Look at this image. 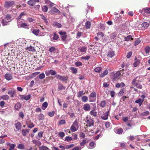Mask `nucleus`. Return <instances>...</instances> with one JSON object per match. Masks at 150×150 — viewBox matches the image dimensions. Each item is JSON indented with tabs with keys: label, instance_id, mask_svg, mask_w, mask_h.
Returning <instances> with one entry per match:
<instances>
[{
	"label": "nucleus",
	"instance_id": "nucleus-1",
	"mask_svg": "<svg viewBox=\"0 0 150 150\" xmlns=\"http://www.w3.org/2000/svg\"><path fill=\"white\" fill-rule=\"evenodd\" d=\"M79 126L77 120H76L73 122L70 127V129L71 132H75L78 129Z\"/></svg>",
	"mask_w": 150,
	"mask_h": 150
},
{
	"label": "nucleus",
	"instance_id": "nucleus-2",
	"mask_svg": "<svg viewBox=\"0 0 150 150\" xmlns=\"http://www.w3.org/2000/svg\"><path fill=\"white\" fill-rule=\"evenodd\" d=\"M15 4V2L14 1H6L5 2L4 6L6 8L8 9L10 7H12Z\"/></svg>",
	"mask_w": 150,
	"mask_h": 150
},
{
	"label": "nucleus",
	"instance_id": "nucleus-3",
	"mask_svg": "<svg viewBox=\"0 0 150 150\" xmlns=\"http://www.w3.org/2000/svg\"><path fill=\"white\" fill-rule=\"evenodd\" d=\"M141 13L144 16H149L150 15V8L146 7L143 8L142 10Z\"/></svg>",
	"mask_w": 150,
	"mask_h": 150
},
{
	"label": "nucleus",
	"instance_id": "nucleus-4",
	"mask_svg": "<svg viewBox=\"0 0 150 150\" xmlns=\"http://www.w3.org/2000/svg\"><path fill=\"white\" fill-rule=\"evenodd\" d=\"M96 93L95 92H93L89 96V101L90 102H94L96 100Z\"/></svg>",
	"mask_w": 150,
	"mask_h": 150
},
{
	"label": "nucleus",
	"instance_id": "nucleus-5",
	"mask_svg": "<svg viewBox=\"0 0 150 150\" xmlns=\"http://www.w3.org/2000/svg\"><path fill=\"white\" fill-rule=\"evenodd\" d=\"M138 78H139V77L138 76L133 79L132 82V83L133 85H134V86L137 87V88L141 89L142 88V86L140 84H139L138 83L136 82L137 81H139L137 80V79Z\"/></svg>",
	"mask_w": 150,
	"mask_h": 150
},
{
	"label": "nucleus",
	"instance_id": "nucleus-6",
	"mask_svg": "<svg viewBox=\"0 0 150 150\" xmlns=\"http://www.w3.org/2000/svg\"><path fill=\"white\" fill-rule=\"evenodd\" d=\"M45 74L47 76H48L50 75H51L52 76H54L57 74V72L54 70L50 69L45 71Z\"/></svg>",
	"mask_w": 150,
	"mask_h": 150
},
{
	"label": "nucleus",
	"instance_id": "nucleus-7",
	"mask_svg": "<svg viewBox=\"0 0 150 150\" xmlns=\"http://www.w3.org/2000/svg\"><path fill=\"white\" fill-rule=\"evenodd\" d=\"M86 123H87L86 126L90 127L93 125L94 122L93 119L90 118L88 119H87L86 118Z\"/></svg>",
	"mask_w": 150,
	"mask_h": 150
},
{
	"label": "nucleus",
	"instance_id": "nucleus-8",
	"mask_svg": "<svg viewBox=\"0 0 150 150\" xmlns=\"http://www.w3.org/2000/svg\"><path fill=\"white\" fill-rule=\"evenodd\" d=\"M83 109L86 112H88L91 109L90 105L88 103H86L83 105Z\"/></svg>",
	"mask_w": 150,
	"mask_h": 150
},
{
	"label": "nucleus",
	"instance_id": "nucleus-9",
	"mask_svg": "<svg viewBox=\"0 0 150 150\" xmlns=\"http://www.w3.org/2000/svg\"><path fill=\"white\" fill-rule=\"evenodd\" d=\"M39 0H30L27 2V4L31 6H33L36 2H39Z\"/></svg>",
	"mask_w": 150,
	"mask_h": 150
},
{
	"label": "nucleus",
	"instance_id": "nucleus-10",
	"mask_svg": "<svg viewBox=\"0 0 150 150\" xmlns=\"http://www.w3.org/2000/svg\"><path fill=\"white\" fill-rule=\"evenodd\" d=\"M87 49V47L86 46L80 47L78 49L80 52L83 53V54L85 53L86 52Z\"/></svg>",
	"mask_w": 150,
	"mask_h": 150
},
{
	"label": "nucleus",
	"instance_id": "nucleus-11",
	"mask_svg": "<svg viewBox=\"0 0 150 150\" xmlns=\"http://www.w3.org/2000/svg\"><path fill=\"white\" fill-rule=\"evenodd\" d=\"M26 124L28 126V127L29 128H31L34 126V124L31 122L30 120H28L26 122Z\"/></svg>",
	"mask_w": 150,
	"mask_h": 150
},
{
	"label": "nucleus",
	"instance_id": "nucleus-12",
	"mask_svg": "<svg viewBox=\"0 0 150 150\" xmlns=\"http://www.w3.org/2000/svg\"><path fill=\"white\" fill-rule=\"evenodd\" d=\"M109 110L108 112H105V113L102 115L101 116V118L103 120H106L108 119V115H109Z\"/></svg>",
	"mask_w": 150,
	"mask_h": 150
},
{
	"label": "nucleus",
	"instance_id": "nucleus-13",
	"mask_svg": "<svg viewBox=\"0 0 150 150\" xmlns=\"http://www.w3.org/2000/svg\"><path fill=\"white\" fill-rule=\"evenodd\" d=\"M8 93L9 95H10L11 97V98L13 97L16 94L15 91L13 89L8 90Z\"/></svg>",
	"mask_w": 150,
	"mask_h": 150
},
{
	"label": "nucleus",
	"instance_id": "nucleus-14",
	"mask_svg": "<svg viewBox=\"0 0 150 150\" xmlns=\"http://www.w3.org/2000/svg\"><path fill=\"white\" fill-rule=\"evenodd\" d=\"M120 73L118 71L117 72L113 75V79L114 80H115L117 79L119 76H121L120 75Z\"/></svg>",
	"mask_w": 150,
	"mask_h": 150
},
{
	"label": "nucleus",
	"instance_id": "nucleus-15",
	"mask_svg": "<svg viewBox=\"0 0 150 150\" xmlns=\"http://www.w3.org/2000/svg\"><path fill=\"white\" fill-rule=\"evenodd\" d=\"M115 55V52L113 51H110L107 54V56L109 58H112Z\"/></svg>",
	"mask_w": 150,
	"mask_h": 150
},
{
	"label": "nucleus",
	"instance_id": "nucleus-16",
	"mask_svg": "<svg viewBox=\"0 0 150 150\" xmlns=\"http://www.w3.org/2000/svg\"><path fill=\"white\" fill-rule=\"evenodd\" d=\"M5 78L7 80H10L13 79V77L11 74H6L4 76Z\"/></svg>",
	"mask_w": 150,
	"mask_h": 150
},
{
	"label": "nucleus",
	"instance_id": "nucleus-17",
	"mask_svg": "<svg viewBox=\"0 0 150 150\" xmlns=\"http://www.w3.org/2000/svg\"><path fill=\"white\" fill-rule=\"evenodd\" d=\"M149 23L147 22H145L143 23L142 24L141 26L143 29H145L149 26Z\"/></svg>",
	"mask_w": 150,
	"mask_h": 150
},
{
	"label": "nucleus",
	"instance_id": "nucleus-18",
	"mask_svg": "<svg viewBox=\"0 0 150 150\" xmlns=\"http://www.w3.org/2000/svg\"><path fill=\"white\" fill-rule=\"evenodd\" d=\"M32 142L33 144H35L38 146H39L41 144V142L38 140H33Z\"/></svg>",
	"mask_w": 150,
	"mask_h": 150
},
{
	"label": "nucleus",
	"instance_id": "nucleus-19",
	"mask_svg": "<svg viewBox=\"0 0 150 150\" xmlns=\"http://www.w3.org/2000/svg\"><path fill=\"white\" fill-rule=\"evenodd\" d=\"M15 127L18 130H20L21 128V124L19 122H18L15 124Z\"/></svg>",
	"mask_w": 150,
	"mask_h": 150
},
{
	"label": "nucleus",
	"instance_id": "nucleus-20",
	"mask_svg": "<svg viewBox=\"0 0 150 150\" xmlns=\"http://www.w3.org/2000/svg\"><path fill=\"white\" fill-rule=\"evenodd\" d=\"M135 62L133 63V65L134 67H137L140 63V61L138 59H137V57H135Z\"/></svg>",
	"mask_w": 150,
	"mask_h": 150
},
{
	"label": "nucleus",
	"instance_id": "nucleus-21",
	"mask_svg": "<svg viewBox=\"0 0 150 150\" xmlns=\"http://www.w3.org/2000/svg\"><path fill=\"white\" fill-rule=\"evenodd\" d=\"M108 74V71L107 69L105 70L100 75V77L101 78H103Z\"/></svg>",
	"mask_w": 150,
	"mask_h": 150
},
{
	"label": "nucleus",
	"instance_id": "nucleus-22",
	"mask_svg": "<svg viewBox=\"0 0 150 150\" xmlns=\"http://www.w3.org/2000/svg\"><path fill=\"white\" fill-rule=\"evenodd\" d=\"M90 114L91 115L96 117L97 115V112L95 111L94 109H93L90 112Z\"/></svg>",
	"mask_w": 150,
	"mask_h": 150
},
{
	"label": "nucleus",
	"instance_id": "nucleus-23",
	"mask_svg": "<svg viewBox=\"0 0 150 150\" xmlns=\"http://www.w3.org/2000/svg\"><path fill=\"white\" fill-rule=\"evenodd\" d=\"M21 107V105L19 103H17L15 105V108L16 110H18Z\"/></svg>",
	"mask_w": 150,
	"mask_h": 150
},
{
	"label": "nucleus",
	"instance_id": "nucleus-24",
	"mask_svg": "<svg viewBox=\"0 0 150 150\" xmlns=\"http://www.w3.org/2000/svg\"><path fill=\"white\" fill-rule=\"evenodd\" d=\"M29 130L27 129H23L22 130V132L23 135L24 136H26L27 133H28L29 132Z\"/></svg>",
	"mask_w": 150,
	"mask_h": 150
},
{
	"label": "nucleus",
	"instance_id": "nucleus-25",
	"mask_svg": "<svg viewBox=\"0 0 150 150\" xmlns=\"http://www.w3.org/2000/svg\"><path fill=\"white\" fill-rule=\"evenodd\" d=\"M85 94V93H84L83 91H79L77 93V97L79 98H80Z\"/></svg>",
	"mask_w": 150,
	"mask_h": 150
},
{
	"label": "nucleus",
	"instance_id": "nucleus-26",
	"mask_svg": "<svg viewBox=\"0 0 150 150\" xmlns=\"http://www.w3.org/2000/svg\"><path fill=\"white\" fill-rule=\"evenodd\" d=\"M31 97V95H28L27 96H23L22 97V99L25 100H29Z\"/></svg>",
	"mask_w": 150,
	"mask_h": 150
},
{
	"label": "nucleus",
	"instance_id": "nucleus-27",
	"mask_svg": "<svg viewBox=\"0 0 150 150\" xmlns=\"http://www.w3.org/2000/svg\"><path fill=\"white\" fill-rule=\"evenodd\" d=\"M91 22L89 21L86 22L85 24V27L86 29H88L90 28L91 26Z\"/></svg>",
	"mask_w": 150,
	"mask_h": 150
},
{
	"label": "nucleus",
	"instance_id": "nucleus-28",
	"mask_svg": "<svg viewBox=\"0 0 150 150\" xmlns=\"http://www.w3.org/2000/svg\"><path fill=\"white\" fill-rule=\"evenodd\" d=\"M26 49L30 51H32L33 52H34L35 51L34 47L32 46H30L29 47H27Z\"/></svg>",
	"mask_w": 150,
	"mask_h": 150
},
{
	"label": "nucleus",
	"instance_id": "nucleus-29",
	"mask_svg": "<svg viewBox=\"0 0 150 150\" xmlns=\"http://www.w3.org/2000/svg\"><path fill=\"white\" fill-rule=\"evenodd\" d=\"M32 32L36 36L38 35L39 33V30L38 29H33Z\"/></svg>",
	"mask_w": 150,
	"mask_h": 150
},
{
	"label": "nucleus",
	"instance_id": "nucleus-30",
	"mask_svg": "<svg viewBox=\"0 0 150 150\" xmlns=\"http://www.w3.org/2000/svg\"><path fill=\"white\" fill-rule=\"evenodd\" d=\"M130 39L133 40V38H132V36L130 35H128L127 37H125L124 38L125 41H128Z\"/></svg>",
	"mask_w": 150,
	"mask_h": 150
},
{
	"label": "nucleus",
	"instance_id": "nucleus-31",
	"mask_svg": "<svg viewBox=\"0 0 150 150\" xmlns=\"http://www.w3.org/2000/svg\"><path fill=\"white\" fill-rule=\"evenodd\" d=\"M144 100H142L140 98L136 100L135 101V103H139V105L141 106L142 103Z\"/></svg>",
	"mask_w": 150,
	"mask_h": 150
},
{
	"label": "nucleus",
	"instance_id": "nucleus-32",
	"mask_svg": "<svg viewBox=\"0 0 150 150\" xmlns=\"http://www.w3.org/2000/svg\"><path fill=\"white\" fill-rule=\"evenodd\" d=\"M1 98L4 100H8L9 99V97L8 95H6L1 96Z\"/></svg>",
	"mask_w": 150,
	"mask_h": 150
},
{
	"label": "nucleus",
	"instance_id": "nucleus-33",
	"mask_svg": "<svg viewBox=\"0 0 150 150\" xmlns=\"http://www.w3.org/2000/svg\"><path fill=\"white\" fill-rule=\"evenodd\" d=\"M48 106L47 103L46 102L43 103L42 104V109L45 110L47 107Z\"/></svg>",
	"mask_w": 150,
	"mask_h": 150
},
{
	"label": "nucleus",
	"instance_id": "nucleus-34",
	"mask_svg": "<svg viewBox=\"0 0 150 150\" xmlns=\"http://www.w3.org/2000/svg\"><path fill=\"white\" fill-rule=\"evenodd\" d=\"M68 79V78L67 76H62L61 78V80L62 81H64L66 82V83H67V81Z\"/></svg>",
	"mask_w": 150,
	"mask_h": 150
},
{
	"label": "nucleus",
	"instance_id": "nucleus-35",
	"mask_svg": "<svg viewBox=\"0 0 150 150\" xmlns=\"http://www.w3.org/2000/svg\"><path fill=\"white\" fill-rule=\"evenodd\" d=\"M40 150H49L48 148L45 146H42L39 147Z\"/></svg>",
	"mask_w": 150,
	"mask_h": 150
},
{
	"label": "nucleus",
	"instance_id": "nucleus-36",
	"mask_svg": "<svg viewBox=\"0 0 150 150\" xmlns=\"http://www.w3.org/2000/svg\"><path fill=\"white\" fill-rule=\"evenodd\" d=\"M7 146H9L10 149L9 150H11L14 149L16 146V145L14 144H9L7 145Z\"/></svg>",
	"mask_w": 150,
	"mask_h": 150
},
{
	"label": "nucleus",
	"instance_id": "nucleus-37",
	"mask_svg": "<svg viewBox=\"0 0 150 150\" xmlns=\"http://www.w3.org/2000/svg\"><path fill=\"white\" fill-rule=\"evenodd\" d=\"M88 97L86 96H83L81 98V100L84 102H86L88 100Z\"/></svg>",
	"mask_w": 150,
	"mask_h": 150
},
{
	"label": "nucleus",
	"instance_id": "nucleus-38",
	"mask_svg": "<svg viewBox=\"0 0 150 150\" xmlns=\"http://www.w3.org/2000/svg\"><path fill=\"white\" fill-rule=\"evenodd\" d=\"M125 90L124 88H123L121 89L118 94V96H122V95L123 94Z\"/></svg>",
	"mask_w": 150,
	"mask_h": 150
},
{
	"label": "nucleus",
	"instance_id": "nucleus-39",
	"mask_svg": "<svg viewBox=\"0 0 150 150\" xmlns=\"http://www.w3.org/2000/svg\"><path fill=\"white\" fill-rule=\"evenodd\" d=\"M121 19V17L119 16V17H116L114 19L115 22L117 23L120 21Z\"/></svg>",
	"mask_w": 150,
	"mask_h": 150
},
{
	"label": "nucleus",
	"instance_id": "nucleus-40",
	"mask_svg": "<svg viewBox=\"0 0 150 150\" xmlns=\"http://www.w3.org/2000/svg\"><path fill=\"white\" fill-rule=\"evenodd\" d=\"M70 70L71 71L72 73L74 74L76 73L77 71V69L74 67H71L70 68Z\"/></svg>",
	"mask_w": 150,
	"mask_h": 150
},
{
	"label": "nucleus",
	"instance_id": "nucleus-41",
	"mask_svg": "<svg viewBox=\"0 0 150 150\" xmlns=\"http://www.w3.org/2000/svg\"><path fill=\"white\" fill-rule=\"evenodd\" d=\"M72 139V138L71 137L69 136H67L65 138L64 140L65 141L69 142L71 141Z\"/></svg>",
	"mask_w": 150,
	"mask_h": 150
},
{
	"label": "nucleus",
	"instance_id": "nucleus-42",
	"mask_svg": "<svg viewBox=\"0 0 150 150\" xmlns=\"http://www.w3.org/2000/svg\"><path fill=\"white\" fill-rule=\"evenodd\" d=\"M144 50L146 53H149L150 51V47L149 46H146Z\"/></svg>",
	"mask_w": 150,
	"mask_h": 150
},
{
	"label": "nucleus",
	"instance_id": "nucleus-43",
	"mask_svg": "<svg viewBox=\"0 0 150 150\" xmlns=\"http://www.w3.org/2000/svg\"><path fill=\"white\" fill-rule=\"evenodd\" d=\"M42 11L46 12L47 11L48 7L46 6H44L42 7Z\"/></svg>",
	"mask_w": 150,
	"mask_h": 150
},
{
	"label": "nucleus",
	"instance_id": "nucleus-44",
	"mask_svg": "<svg viewBox=\"0 0 150 150\" xmlns=\"http://www.w3.org/2000/svg\"><path fill=\"white\" fill-rule=\"evenodd\" d=\"M52 10L54 12L56 13H60V12L57 8L55 7H53L52 9Z\"/></svg>",
	"mask_w": 150,
	"mask_h": 150
},
{
	"label": "nucleus",
	"instance_id": "nucleus-45",
	"mask_svg": "<svg viewBox=\"0 0 150 150\" xmlns=\"http://www.w3.org/2000/svg\"><path fill=\"white\" fill-rule=\"evenodd\" d=\"M106 105V102L105 100L102 101L100 103V106L102 107H104Z\"/></svg>",
	"mask_w": 150,
	"mask_h": 150
},
{
	"label": "nucleus",
	"instance_id": "nucleus-46",
	"mask_svg": "<svg viewBox=\"0 0 150 150\" xmlns=\"http://www.w3.org/2000/svg\"><path fill=\"white\" fill-rule=\"evenodd\" d=\"M86 142V140L84 139L82 140V141L80 143V145L81 146H83L84 145Z\"/></svg>",
	"mask_w": 150,
	"mask_h": 150
},
{
	"label": "nucleus",
	"instance_id": "nucleus-47",
	"mask_svg": "<svg viewBox=\"0 0 150 150\" xmlns=\"http://www.w3.org/2000/svg\"><path fill=\"white\" fill-rule=\"evenodd\" d=\"M116 35L115 33H113L111 34L110 36V38L111 39H114L116 37Z\"/></svg>",
	"mask_w": 150,
	"mask_h": 150
},
{
	"label": "nucleus",
	"instance_id": "nucleus-48",
	"mask_svg": "<svg viewBox=\"0 0 150 150\" xmlns=\"http://www.w3.org/2000/svg\"><path fill=\"white\" fill-rule=\"evenodd\" d=\"M59 36L56 33H54V36L53 38V40H56L59 38Z\"/></svg>",
	"mask_w": 150,
	"mask_h": 150
},
{
	"label": "nucleus",
	"instance_id": "nucleus-49",
	"mask_svg": "<svg viewBox=\"0 0 150 150\" xmlns=\"http://www.w3.org/2000/svg\"><path fill=\"white\" fill-rule=\"evenodd\" d=\"M44 115L41 113L38 116V119L39 120H42L44 118Z\"/></svg>",
	"mask_w": 150,
	"mask_h": 150
},
{
	"label": "nucleus",
	"instance_id": "nucleus-50",
	"mask_svg": "<svg viewBox=\"0 0 150 150\" xmlns=\"http://www.w3.org/2000/svg\"><path fill=\"white\" fill-rule=\"evenodd\" d=\"M101 69H102L100 67H98L95 68L94 71L96 72L99 73Z\"/></svg>",
	"mask_w": 150,
	"mask_h": 150
},
{
	"label": "nucleus",
	"instance_id": "nucleus-51",
	"mask_svg": "<svg viewBox=\"0 0 150 150\" xmlns=\"http://www.w3.org/2000/svg\"><path fill=\"white\" fill-rule=\"evenodd\" d=\"M55 26H57L59 28H60L62 27V25L61 24L57 23V22H55L54 23Z\"/></svg>",
	"mask_w": 150,
	"mask_h": 150
},
{
	"label": "nucleus",
	"instance_id": "nucleus-52",
	"mask_svg": "<svg viewBox=\"0 0 150 150\" xmlns=\"http://www.w3.org/2000/svg\"><path fill=\"white\" fill-rule=\"evenodd\" d=\"M11 18V16L10 15L7 14L6 16L5 19L7 20H10Z\"/></svg>",
	"mask_w": 150,
	"mask_h": 150
},
{
	"label": "nucleus",
	"instance_id": "nucleus-53",
	"mask_svg": "<svg viewBox=\"0 0 150 150\" xmlns=\"http://www.w3.org/2000/svg\"><path fill=\"white\" fill-rule=\"evenodd\" d=\"M17 147L18 148L20 149H24V146L23 144H20L18 145Z\"/></svg>",
	"mask_w": 150,
	"mask_h": 150
},
{
	"label": "nucleus",
	"instance_id": "nucleus-54",
	"mask_svg": "<svg viewBox=\"0 0 150 150\" xmlns=\"http://www.w3.org/2000/svg\"><path fill=\"white\" fill-rule=\"evenodd\" d=\"M66 88L62 84H60L58 87V88L59 90H61L62 89H65Z\"/></svg>",
	"mask_w": 150,
	"mask_h": 150
},
{
	"label": "nucleus",
	"instance_id": "nucleus-55",
	"mask_svg": "<svg viewBox=\"0 0 150 150\" xmlns=\"http://www.w3.org/2000/svg\"><path fill=\"white\" fill-rule=\"evenodd\" d=\"M65 133L63 132H60L59 133L58 135L61 138H63L65 136Z\"/></svg>",
	"mask_w": 150,
	"mask_h": 150
},
{
	"label": "nucleus",
	"instance_id": "nucleus-56",
	"mask_svg": "<svg viewBox=\"0 0 150 150\" xmlns=\"http://www.w3.org/2000/svg\"><path fill=\"white\" fill-rule=\"evenodd\" d=\"M40 16L41 18L46 23H47L48 21L46 18H45L43 15H40Z\"/></svg>",
	"mask_w": 150,
	"mask_h": 150
},
{
	"label": "nucleus",
	"instance_id": "nucleus-57",
	"mask_svg": "<svg viewBox=\"0 0 150 150\" xmlns=\"http://www.w3.org/2000/svg\"><path fill=\"white\" fill-rule=\"evenodd\" d=\"M82 33L81 32H79L77 33V36L76 38H79L81 36Z\"/></svg>",
	"mask_w": 150,
	"mask_h": 150
},
{
	"label": "nucleus",
	"instance_id": "nucleus-58",
	"mask_svg": "<svg viewBox=\"0 0 150 150\" xmlns=\"http://www.w3.org/2000/svg\"><path fill=\"white\" fill-rule=\"evenodd\" d=\"M55 50V48L54 47H50L49 50V52H50L52 53Z\"/></svg>",
	"mask_w": 150,
	"mask_h": 150
},
{
	"label": "nucleus",
	"instance_id": "nucleus-59",
	"mask_svg": "<svg viewBox=\"0 0 150 150\" xmlns=\"http://www.w3.org/2000/svg\"><path fill=\"white\" fill-rule=\"evenodd\" d=\"M18 115L19 117L23 118L24 117V115L22 111H21L19 113Z\"/></svg>",
	"mask_w": 150,
	"mask_h": 150
},
{
	"label": "nucleus",
	"instance_id": "nucleus-60",
	"mask_svg": "<svg viewBox=\"0 0 150 150\" xmlns=\"http://www.w3.org/2000/svg\"><path fill=\"white\" fill-rule=\"evenodd\" d=\"M141 42L140 40L139 39H137L135 42L134 45L136 46L138 45Z\"/></svg>",
	"mask_w": 150,
	"mask_h": 150
},
{
	"label": "nucleus",
	"instance_id": "nucleus-61",
	"mask_svg": "<svg viewBox=\"0 0 150 150\" xmlns=\"http://www.w3.org/2000/svg\"><path fill=\"white\" fill-rule=\"evenodd\" d=\"M65 120H61L59 122V123L60 125L64 124H65Z\"/></svg>",
	"mask_w": 150,
	"mask_h": 150
},
{
	"label": "nucleus",
	"instance_id": "nucleus-62",
	"mask_svg": "<svg viewBox=\"0 0 150 150\" xmlns=\"http://www.w3.org/2000/svg\"><path fill=\"white\" fill-rule=\"evenodd\" d=\"M67 37V35H63L61 37L62 40L63 41H66V39Z\"/></svg>",
	"mask_w": 150,
	"mask_h": 150
},
{
	"label": "nucleus",
	"instance_id": "nucleus-63",
	"mask_svg": "<svg viewBox=\"0 0 150 150\" xmlns=\"http://www.w3.org/2000/svg\"><path fill=\"white\" fill-rule=\"evenodd\" d=\"M45 77V75L44 73H42L39 75V78L40 79H42Z\"/></svg>",
	"mask_w": 150,
	"mask_h": 150
},
{
	"label": "nucleus",
	"instance_id": "nucleus-64",
	"mask_svg": "<svg viewBox=\"0 0 150 150\" xmlns=\"http://www.w3.org/2000/svg\"><path fill=\"white\" fill-rule=\"evenodd\" d=\"M80 137L81 138H84L85 137V134L83 132H81L80 134Z\"/></svg>",
	"mask_w": 150,
	"mask_h": 150
}]
</instances>
